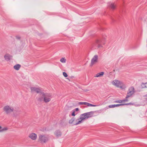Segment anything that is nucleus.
<instances>
[{
    "instance_id": "5701e85b",
    "label": "nucleus",
    "mask_w": 147,
    "mask_h": 147,
    "mask_svg": "<svg viewBox=\"0 0 147 147\" xmlns=\"http://www.w3.org/2000/svg\"><path fill=\"white\" fill-rule=\"evenodd\" d=\"M86 102H79V103L78 104H79V105H86Z\"/></svg>"
},
{
    "instance_id": "c756f323",
    "label": "nucleus",
    "mask_w": 147,
    "mask_h": 147,
    "mask_svg": "<svg viewBox=\"0 0 147 147\" xmlns=\"http://www.w3.org/2000/svg\"><path fill=\"white\" fill-rule=\"evenodd\" d=\"M71 78H74V76H71Z\"/></svg>"
},
{
    "instance_id": "1a4fd4ad",
    "label": "nucleus",
    "mask_w": 147,
    "mask_h": 147,
    "mask_svg": "<svg viewBox=\"0 0 147 147\" xmlns=\"http://www.w3.org/2000/svg\"><path fill=\"white\" fill-rule=\"evenodd\" d=\"M28 137L32 140H35L37 138V136L36 134L32 133L29 134Z\"/></svg>"
},
{
    "instance_id": "20e7f679",
    "label": "nucleus",
    "mask_w": 147,
    "mask_h": 147,
    "mask_svg": "<svg viewBox=\"0 0 147 147\" xmlns=\"http://www.w3.org/2000/svg\"><path fill=\"white\" fill-rule=\"evenodd\" d=\"M49 139L48 135H41L39 136L38 141L42 144L47 142Z\"/></svg>"
},
{
    "instance_id": "4468645a",
    "label": "nucleus",
    "mask_w": 147,
    "mask_h": 147,
    "mask_svg": "<svg viewBox=\"0 0 147 147\" xmlns=\"http://www.w3.org/2000/svg\"><path fill=\"white\" fill-rule=\"evenodd\" d=\"M8 127H3L0 126V133L6 131L8 130Z\"/></svg>"
},
{
    "instance_id": "f3484780",
    "label": "nucleus",
    "mask_w": 147,
    "mask_h": 147,
    "mask_svg": "<svg viewBox=\"0 0 147 147\" xmlns=\"http://www.w3.org/2000/svg\"><path fill=\"white\" fill-rule=\"evenodd\" d=\"M104 72H100L99 73L97 74L95 76V77H100L102 76L104 74Z\"/></svg>"
},
{
    "instance_id": "c85d7f7f",
    "label": "nucleus",
    "mask_w": 147,
    "mask_h": 147,
    "mask_svg": "<svg viewBox=\"0 0 147 147\" xmlns=\"http://www.w3.org/2000/svg\"><path fill=\"white\" fill-rule=\"evenodd\" d=\"M145 87L147 88V82L145 83Z\"/></svg>"
},
{
    "instance_id": "0eeeda50",
    "label": "nucleus",
    "mask_w": 147,
    "mask_h": 147,
    "mask_svg": "<svg viewBox=\"0 0 147 147\" xmlns=\"http://www.w3.org/2000/svg\"><path fill=\"white\" fill-rule=\"evenodd\" d=\"M134 93V90L133 87L130 88L128 91L127 94L126 96V98L131 96Z\"/></svg>"
},
{
    "instance_id": "2eb2a0df",
    "label": "nucleus",
    "mask_w": 147,
    "mask_h": 147,
    "mask_svg": "<svg viewBox=\"0 0 147 147\" xmlns=\"http://www.w3.org/2000/svg\"><path fill=\"white\" fill-rule=\"evenodd\" d=\"M79 109L78 108H76L75 109L72 111V113L71 114V115L73 116H75L78 113H77V111H78Z\"/></svg>"
},
{
    "instance_id": "a878e982",
    "label": "nucleus",
    "mask_w": 147,
    "mask_h": 147,
    "mask_svg": "<svg viewBox=\"0 0 147 147\" xmlns=\"http://www.w3.org/2000/svg\"><path fill=\"white\" fill-rule=\"evenodd\" d=\"M115 102V103H121L122 102V100H116L114 102Z\"/></svg>"
},
{
    "instance_id": "ddd939ff",
    "label": "nucleus",
    "mask_w": 147,
    "mask_h": 147,
    "mask_svg": "<svg viewBox=\"0 0 147 147\" xmlns=\"http://www.w3.org/2000/svg\"><path fill=\"white\" fill-rule=\"evenodd\" d=\"M108 6L112 9H114L115 8V5L114 3L110 2L108 3Z\"/></svg>"
},
{
    "instance_id": "bb28decb",
    "label": "nucleus",
    "mask_w": 147,
    "mask_h": 147,
    "mask_svg": "<svg viewBox=\"0 0 147 147\" xmlns=\"http://www.w3.org/2000/svg\"><path fill=\"white\" fill-rule=\"evenodd\" d=\"M123 102H127L128 101V100L127 99V98H126V99L123 100H122Z\"/></svg>"
},
{
    "instance_id": "f257e3e1",
    "label": "nucleus",
    "mask_w": 147,
    "mask_h": 147,
    "mask_svg": "<svg viewBox=\"0 0 147 147\" xmlns=\"http://www.w3.org/2000/svg\"><path fill=\"white\" fill-rule=\"evenodd\" d=\"M51 94L42 92H41L40 94V96L37 97V99L39 101H41L43 99V101L47 103L51 101Z\"/></svg>"
},
{
    "instance_id": "6e6552de",
    "label": "nucleus",
    "mask_w": 147,
    "mask_h": 147,
    "mask_svg": "<svg viewBox=\"0 0 147 147\" xmlns=\"http://www.w3.org/2000/svg\"><path fill=\"white\" fill-rule=\"evenodd\" d=\"M98 58V57L97 55H95L94 56L91 60V66H93L97 62Z\"/></svg>"
},
{
    "instance_id": "f8f14e48",
    "label": "nucleus",
    "mask_w": 147,
    "mask_h": 147,
    "mask_svg": "<svg viewBox=\"0 0 147 147\" xmlns=\"http://www.w3.org/2000/svg\"><path fill=\"white\" fill-rule=\"evenodd\" d=\"M94 113V111H91L89 112L85 113L88 118L93 116V114Z\"/></svg>"
},
{
    "instance_id": "cd10ccee",
    "label": "nucleus",
    "mask_w": 147,
    "mask_h": 147,
    "mask_svg": "<svg viewBox=\"0 0 147 147\" xmlns=\"http://www.w3.org/2000/svg\"><path fill=\"white\" fill-rule=\"evenodd\" d=\"M143 97H145L147 96V94L143 96Z\"/></svg>"
},
{
    "instance_id": "dca6fc26",
    "label": "nucleus",
    "mask_w": 147,
    "mask_h": 147,
    "mask_svg": "<svg viewBox=\"0 0 147 147\" xmlns=\"http://www.w3.org/2000/svg\"><path fill=\"white\" fill-rule=\"evenodd\" d=\"M55 134L56 137H59L61 136V133L60 131L57 130L55 131Z\"/></svg>"
},
{
    "instance_id": "7ed1b4c3",
    "label": "nucleus",
    "mask_w": 147,
    "mask_h": 147,
    "mask_svg": "<svg viewBox=\"0 0 147 147\" xmlns=\"http://www.w3.org/2000/svg\"><path fill=\"white\" fill-rule=\"evenodd\" d=\"M3 111L6 115H9L13 112L15 110L13 107L7 105L4 107L3 108Z\"/></svg>"
},
{
    "instance_id": "a211bd4d",
    "label": "nucleus",
    "mask_w": 147,
    "mask_h": 147,
    "mask_svg": "<svg viewBox=\"0 0 147 147\" xmlns=\"http://www.w3.org/2000/svg\"><path fill=\"white\" fill-rule=\"evenodd\" d=\"M21 67V65L19 64L15 65L13 66V68L16 70H18Z\"/></svg>"
},
{
    "instance_id": "9b49d317",
    "label": "nucleus",
    "mask_w": 147,
    "mask_h": 147,
    "mask_svg": "<svg viewBox=\"0 0 147 147\" xmlns=\"http://www.w3.org/2000/svg\"><path fill=\"white\" fill-rule=\"evenodd\" d=\"M130 104H131V103H129L125 104V105H129ZM124 105V104H117V105H109L108 106V107L109 108H114V107H119L120 106L123 105Z\"/></svg>"
},
{
    "instance_id": "aec40b11",
    "label": "nucleus",
    "mask_w": 147,
    "mask_h": 147,
    "mask_svg": "<svg viewBox=\"0 0 147 147\" xmlns=\"http://www.w3.org/2000/svg\"><path fill=\"white\" fill-rule=\"evenodd\" d=\"M75 119L74 117H72L71 119H70L69 121V123L70 124H73V125H74V123H75L76 121L74 123V121Z\"/></svg>"
},
{
    "instance_id": "7c9ffc66",
    "label": "nucleus",
    "mask_w": 147,
    "mask_h": 147,
    "mask_svg": "<svg viewBox=\"0 0 147 147\" xmlns=\"http://www.w3.org/2000/svg\"><path fill=\"white\" fill-rule=\"evenodd\" d=\"M146 99L147 100V98H146Z\"/></svg>"
},
{
    "instance_id": "423d86ee",
    "label": "nucleus",
    "mask_w": 147,
    "mask_h": 147,
    "mask_svg": "<svg viewBox=\"0 0 147 147\" xmlns=\"http://www.w3.org/2000/svg\"><path fill=\"white\" fill-rule=\"evenodd\" d=\"M30 89L32 92H36L37 93L41 94L42 92L41 89L39 87H30Z\"/></svg>"
},
{
    "instance_id": "9d476101",
    "label": "nucleus",
    "mask_w": 147,
    "mask_h": 147,
    "mask_svg": "<svg viewBox=\"0 0 147 147\" xmlns=\"http://www.w3.org/2000/svg\"><path fill=\"white\" fill-rule=\"evenodd\" d=\"M12 56L9 54L7 53L4 56L5 59L7 61H8L12 59Z\"/></svg>"
},
{
    "instance_id": "f03ea898",
    "label": "nucleus",
    "mask_w": 147,
    "mask_h": 147,
    "mask_svg": "<svg viewBox=\"0 0 147 147\" xmlns=\"http://www.w3.org/2000/svg\"><path fill=\"white\" fill-rule=\"evenodd\" d=\"M111 84L113 85L122 90L125 89L126 88V86L124 84L118 80H113L111 82Z\"/></svg>"
},
{
    "instance_id": "6ab92c4d",
    "label": "nucleus",
    "mask_w": 147,
    "mask_h": 147,
    "mask_svg": "<svg viewBox=\"0 0 147 147\" xmlns=\"http://www.w3.org/2000/svg\"><path fill=\"white\" fill-rule=\"evenodd\" d=\"M101 42V40H97L96 41V45L97 46L98 48L100 47H101V45L100 44Z\"/></svg>"
},
{
    "instance_id": "4be33fe9",
    "label": "nucleus",
    "mask_w": 147,
    "mask_h": 147,
    "mask_svg": "<svg viewBox=\"0 0 147 147\" xmlns=\"http://www.w3.org/2000/svg\"><path fill=\"white\" fill-rule=\"evenodd\" d=\"M86 105L88 107H96V105H92L89 103H88L87 102L86 103Z\"/></svg>"
},
{
    "instance_id": "b1692460",
    "label": "nucleus",
    "mask_w": 147,
    "mask_h": 147,
    "mask_svg": "<svg viewBox=\"0 0 147 147\" xmlns=\"http://www.w3.org/2000/svg\"><path fill=\"white\" fill-rule=\"evenodd\" d=\"M63 74L65 77H66L68 76L67 74L65 72H63Z\"/></svg>"
},
{
    "instance_id": "393cba45",
    "label": "nucleus",
    "mask_w": 147,
    "mask_h": 147,
    "mask_svg": "<svg viewBox=\"0 0 147 147\" xmlns=\"http://www.w3.org/2000/svg\"><path fill=\"white\" fill-rule=\"evenodd\" d=\"M145 83H142V84L141 86L142 88H146V87H145Z\"/></svg>"
},
{
    "instance_id": "39448f33",
    "label": "nucleus",
    "mask_w": 147,
    "mask_h": 147,
    "mask_svg": "<svg viewBox=\"0 0 147 147\" xmlns=\"http://www.w3.org/2000/svg\"><path fill=\"white\" fill-rule=\"evenodd\" d=\"M88 118L85 114V113L82 114L80 115V118L76 121L75 123L74 124V125H77L82 123L83 121L86 119H88Z\"/></svg>"
},
{
    "instance_id": "412c9836",
    "label": "nucleus",
    "mask_w": 147,
    "mask_h": 147,
    "mask_svg": "<svg viewBox=\"0 0 147 147\" xmlns=\"http://www.w3.org/2000/svg\"><path fill=\"white\" fill-rule=\"evenodd\" d=\"M66 59L65 58H62L60 60V61L62 63H65L66 62Z\"/></svg>"
}]
</instances>
